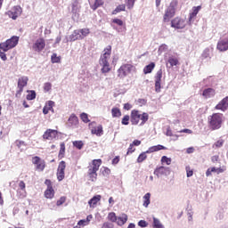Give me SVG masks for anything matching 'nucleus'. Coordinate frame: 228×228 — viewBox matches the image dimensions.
<instances>
[{"label": "nucleus", "instance_id": "nucleus-1", "mask_svg": "<svg viewBox=\"0 0 228 228\" xmlns=\"http://www.w3.org/2000/svg\"><path fill=\"white\" fill-rule=\"evenodd\" d=\"M19 44V37L12 36L11 38L7 39L5 42L0 43V58L3 61H6L8 57H6V53L10 49H13V47H17Z\"/></svg>", "mask_w": 228, "mask_h": 228}, {"label": "nucleus", "instance_id": "nucleus-2", "mask_svg": "<svg viewBox=\"0 0 228 228\" xmlns=\"http://www.w3.org/2000/svg\"><path fill=\"white\" fill-rule=\"evenodd\" d=\"M111 45H108L102 51V54L100 57L99 64L102 67V73L108 74L111 71V67L110 66V58H111Z\"/></svg>", "mask_w": 228, "mask_h": 228}, {"label": "nucleus", "instance_id": "nucleus-3", "mask_svg": "<svg viewBox=\"0 0 228 228\" xmlns=\"http://www.w3.org/2000/svg\"><path fill=\"white\" fill-rule=\"evenodd\" d=\"M102 165V159H101L92 160V162L87 167L86 176L88 181H91V183H95V181H97V172H99V168H101Z\"/></svg>", "mask_w": 228, "mask_h": 228}, {"label": "nucleus", "instance_id": "nucleus-4", "mask_svg": "<svg viewBox=\"0 0 228 228\" xmlns=\"http://www.w3.org/2000/svg\"><path fill=\"white\" fill-rule=\"evenodd\" d=\"M141 120V123H140ZM149 120V114L143 112L142 114L138 110H133L130 113V122L132 126H145Z\"/></svg>", "mask_w": 228, "mask_h": 228}, {"label": "nucleus", "instance_id": "nucleus-5", "mask_svg": "<svg viewBox=\"0 0 228 228\" xmlns=\"http://www.w3.org/2000/svg\"><path fill=\"white\" fill-rule=\"evenodd\" d=\"M208 127L211 131H218L224 124V114L213 113L208 118Z\"/></svg>", "mask_w": 228, "mask_h": 228}, {"label": "nucleus", "instance_id": "nucleus-6", "mask_svg": "<svg viewBox=\"0 0 228 228\" xmlns=\"http://www.w3.org/2000/svg\"><path fill=\"white\" fill-rule=\"evenodd\" d=\"M177 0H173L169 6L167 8L163 16V22H170V19L175 16V8H177Z\"/></svg>", "mask_w": 228, "mask_h": 228}, {"label": "nucleus", "instance_id": "nucleus-7", "mask_svg": "<svg viewBox=\"0 0 228 228\" xmlns=\"http://www.w3.org/2000/svg\"><path fill=\"white\" fill-rule=\"evenodd\" d=\"M133 69H134V66L132 64H123L119 67L118 69V77L120 79H124V77H126V76H129L131 72L133 71Z\"/></svg>", "mask_w": 228, "mask_h": 228}, {"label": "nucleus", "instance_id": "nucleus-8", "mask_svg": "<svg viewBox=\"0 0 228 228\" xmlns=\"http://www.w3.org/2000/svg\"><path fill=\"white\" fill-rule=\"evenodd\" d=\"M28 81H29V78H28V77H20L18 79V90L16 91V94H15L16 99H20V96L24 92V87L28 86Z\"/></svg>", "mask_w": 228, "mask_h": 228}, {"label": "nucleus", "instance_id": "nucleus-9", "mask_svg": "<svg viewBox=\"0 0 228 228\" xmlns=\"http://www.w3.org/2000/svg\"><path fill=\"white\" fill-rule=\"evenodd\" d=\"M171 28L175 29H184L186 28V20L177 16L171 20Z\"/></svg>", "mask_w": 228, "mask_h": 228}, {"label": "nucleus", "instance_id": "nucleus-10", "mask_svg": "<svg viewBox=\"0 0 228 228\" xmlns=\"http://www.w3.org/2000/svg\"><path fill=\"white\" fill-rule=\"evenodd\" d=\"M65 168H67V163L65 162V160H61L58 165L56 173L57 180L59 182L63 181L65 179Z\"/></svg>", "mask_w": 228, "mask_h": 228}, {"label": "nucleus", "instance_id": "nucleus-11", "mask_svg": "<svg viewBox=\"0 0 228 228\" xmlns=\"http://www.w3.org/2000/svg\"><path fill=\"white\" fill-rule=\"evenodd\" d=\"M45 184L47 186L45 191V199H54V189L53 188V182L50 179H46L45 181Z\"/></svg>", "mask_w": 228, "mask_h": 228}, {"label": "nucleus", "instance_id": "nucleus-12", "mask_svg": "<svg viewBox=\"0 0 228 228\" xmlns=\"http://www.w3.org/2000/svg\"><path fill=\"white\" fill-rule=\"evenodd\" d=\"M45 49V39L44 37H39L32 45V50L35 53H42Z\"/></svg>", "mask_w": 228, "mask_h": 228}, {"label": "nucleus", "instance_id": "nucleus-13", "mask_svg": "<svg viewBox=\"0 0 228 228\" xmlns=\"http://www.w3.org/2000/svg\"><path fill=\"white\" fill-rule=\"evenodd\" d=\"M32 163L33 165H36V169L39 172H44V170H45V160H43L40 157H33Z\"/></svg>", "mask_w": 228, "mask_h": 228}, {"label": "nucleus", "instance_id": "nucleus-14", "mask_svg": "<svg viewBox=\"0 0 228 228\" xmlns=\"http://www.w3.org/2000/svg\"><path fill=\"white\" fill-rule=\"evenodd\" d=\"M58 136V130L48 128L43 134V140L45 142L54 140Z\"/></svg>", "mask_w": 228, "mask_h": 228}, {"label": "nucleus", "instance_id": "nucleus-15", "mask_svg": "<svg viewBox=\"0 0 228 228\" xmlns=\"http://www.w3.org/2000/svg\"><path fill=\"white\" fill-rule=\"evenodd\" d=\"M7 14L11 19L15 20L18 17H20V15H22V7L16 5L11 11H8Z\"/></svg>", "mask_w": 228, "mask_h": 228}, {"label": "nucleus", "instance_id": "nucleus-16", "mask_svg": "<svg viewBox=\"0 0 228 228\" xmlns=\"http://www.w3.org/2000/svg\"><path fill=\"white\" fill-rule=\"evenodd\" d=\"M95 126V122H92L89 124V127L91 128L92 134H96V136H102L104 131L102 130V125Z\"/></svg>", "mask_w": 228, "mask_h": 228}, {"label": "nucleus", "instance_id": "nucleus-17", "mask_svg": "<svg viewBox=\"0 0 228 228\" xmlns=\"http://www.w3.org/2000/svg\"><path fill=\"white\" fill-rule=\"evenodd\" d=\"M216 49L220 51V53H225V51H228V37L220 39L217 42Z\"/></svg>", "mask_w": 228, "mask_h": 228}, {"label": "nucleus", "instance_id": "nucleus-18", "mask_svg": "<svg viewBox=\"0 0 228 228\" xmlns=\"http://www.w3.org/2000/svg\"><path fill=\"white\" fill-rule=\"evenodd\" d=\"M67 126L69 127H77L79 126V118L76 114H71L68 119Z\"/></svg>", "mask_w": 228, "mask_h": 228}, {"label": "nucleus", "instance_id": "nucleus-19", "mask_svg": "<svg viewBox=\"0 0 228 228\" xmlns=\"http://www.w3.org/2000/svg\"><path fill=\"white\" fill-rule=\"evenodd\" d=\"M228 108V96L224 97L219 102V104L216 105L215 110H220L221 111L227 110Z\"/></svg>", "mask_w": 228, "mask_h": 228}, {"label": "nucleus", "instance_id": "nucleus-20", "mask_svg": "<svg viewBox=\"0 0 228 228\" xmlns=\"http://www.w3.org/2000/svg\"><path fill=\"white\" fill-rule=\"evenodd\" d=\"M159 151H167V147H165L161 144H158V145L150 147L146 151V152H147V154H152V152H158Z\"/></svg>", "mask_w": 228, "mask_h": 228}, {"label": "nucleus", "instance_id": "nucleus-21", "mask_svg": "<svg viewBox=\"0 0 228 228\" xmlns=\"http://www.w3.org/2000/svg\"><path fill=\"white\" fill-rule=\"evenodd\" d=\"M216 91L213 88H207L203 91L202 95L204 99H211V97H215Z\"/></svg>", "mask_w": 228, "mask_h": 228}, {"label": "nucleus", "instance_id": "nucleus-22", "mask_svg": "<svg viewBox=\"0 0 228 228\" xmlns=\"http://www.w3.org/2000/svg\"><path fill=\"white\" fill-rule=\"evenodd\" d=\"M76 40H83L79 29L74 30L73 33L69 36V42H76Z\"/></svg>", "mask_w": 228, "mask_h": 228}, {"label": "nucleus", "instance_id": "nucleus-23", "mask_svg": "<svg viewBox=\"0 0 228 228\" xmlns=\"http://www.w3.org/2000/svg\"><path fill=\"white\" fill-rule=\"evenodd\" d=\"M200 10H202L201 5L192 7V12L189 14V20L195 19L199 14Z\"/></svg>", "mask_w": 228, "mask_h": 228}, {"label": "nucleus", "instance_id": "nucleus-24", "mask_svg": "<svg viewBox=\"0 0 228 228\" xmlns=\"http://www.w3.org/2000/svg\"><path fill=\"white\" fill-rule=\"evenodd\" d=\"M54 106V102L49 101L43 109L44 115H47L49 111H53V107Z\"/></svg>", "mask_w": 228, "mask_h": 228}, {"label": "nucleus", "instance_id": "nucleus-25", "mask_svg": "<svg viewBox=\"0 0 228 228\" xmlns=\"http://www.w3.org/2000/svg\"><path fill=\"white\" fill-rule=\"evenodd\" d=\"M71 12L76 15V13H79V10L81 6L79 5V2L77 0H75L71 4Z\"/></svg>", "mask_w": 228, "mask_h": 228}, {"label": "nucleus", "instance_id": "nucleus-26", "mask_svg": "<svg viewBox=\"0 0 228 228\" xmlns=\"http://www.w3.org/2000/svg\"><path fill=\"white\" fill-rule=\"evenodd\" d=\"M101 199H102L101 195H96V196L93 197L88 201L90 208H95V206H97V202H99L101 200Z\"/></svg>", "mask_w": 228, "mask_h": 228}, {"label": "nucleus", "instance_id": "nucleus-27", "mask_svg": "<svg viewBox=\"0 0 228 228\" xmlns=\"http://www.w3.org/2000/svg\"><path fill=\"white\" fill-rule=\"evenodd\" d=\"M167 172V167L161 166L159 167H157L154 171V175H157V177H161V175H164V174Z\"/></svg>", "mask_w": 228, "mask_h": 228}, {"label": "nucleus", "instance_id": "nucleus-28", "mask_svg": "<svg viewBox=\"0 0 228 228\" xmlns=\"http://www.w3.org/2000/svg\"><path fill=\"white\" fill-rule=\"evenodd\" d=\"M155 67H156V63L151 62L149 65L144 67L143 73L151 74V72H152V70H154Z\"/></svg>", "mask_w": 228, "mask_h": 228}, {"label": "nucleus", "instance_id": "nucleus-29", "mask_svg": "<svg viewBox=\"0 0 228 228\" xmlns=\"http://www.w3.org/2000/svg\"><path fill=\"white\" fill-rule=\"evenodd\" d=\"M111 115L113 118H118L122 117V111H120V109L114 107L111 109Z\"/></svg>", "mask_w": 228, "mask_h": 228}, {"label": "nucleus", "instance_id": "nucleus-30", "mask_svg": "<svg viewBox=\"0 0 228 228\" xmlns=\"http://www.w3.org/2000/svg\"><path fill=\"white\" fill-rule=\"evenodd\" d=\"M118 225H124L126 222H127V216L126 214H122L121 216L117 217Z\"/></svg>", "mask_w": 228, "mask_h": 228}, {"label": "nucleus", "instance_id": "nucleus-31", "mask_svg": "<svg viewBox=\"0 0 228 228\" xmlns=\"http://www.w3.org/2000/svg\"><path fill=\"white\" fill-rule=\"evenodd\" d=\"M58 158L59 159H63V158H65V142L60 144Z\"/></svg>", "mask_w": 228, "mask_h": 228}, {"label": "nucleus", "instance_id": "nucleus-32", "mask_svg": "<svg viewBox=\"0 0 228 228\" xmlns=\"http://www.w3.org/2000/svg\"><path fill=\"white\" fill-rule=\"evenodd\" d=\"M149 204H151V193L147 192L144 196H143V203L142 206L144 208H149Z\"/></svg>", "mask_w": 228, "mask_h": 228}, {"label": "nucleus", "instance_id": "nucleus-33", "mask_svg": "<svg viewBox=\"0 0 228 228\" xmlns=\"http://www.w3.org/2000/svg\"><path fill=\"white\" fill-rule=\"evenodd\" d=\"M120 12H126V4L118 5L116 9L112 11V15H117V13H120Z\"/></svg>", "mask_w": 228, "mask_h": 228}, {"label": "nucleus", "instance_id": "nucleus-34", "mask_svg": "<svg viewBox=\"0 0 228 228\" xmlns=\"http://www.w3.org/2000/svg\"><path fill=\"white\" fill-rule=\"evenodd\" d=\"M27 92H28L27 101H35V99H37V92H35L34 90L27 91Z\"/></svg>", "mask_w": 228, "mask_h": 228}, {"label": "nucleus", "instance_id": "nucleus-35", "mask_svg": "<svg viewBox=\"0 0 228 228\" xmlns=\"http://www.w3.org/2000/svg\"><path fill=\"white\" fill-rule=\"evenodd\" d=\"M102 4H104L103 0H95L94 4L91 5V8L92 10H94V12H95V10H97V8H99L100 6H102Z\"/></svg>", "mask_w": 228, "mask_h": 228}, {"label": "nucleus", "instance_id": "nucleus-36", "mask_svg": "<svg viewBox=\"0 0 228 228\" xmlns=\"http://www.w3.org/2000/svg\"><path fill=\"white\" fill-rule=\"evenodd\" d=\"M163 77V69H159L155 75V83H161Z\"/></svg>", "mask_w": 228, "mask_h": 228}, {"label": "nucleus", "instance_id": "nucleus-37", "mask_svg": "<svg viewBox=\"0 0 228 228\" xmlns=\"http://www.w3.org/2000/svg\"><path fill=\"white\" fill-rule=\"evenodd\" d=\"M73 147H76V149H78V151H81V149L85 147V143L83 142V141H74Z\"/></svg>", "mask_w": 228, "mask_h": 228}, {"label": "nucleus", "instance_id": "nucleus-38", "mask_svg": "<svg viewBox=\"0 0 228 228\" xmlns=\"http://www.w3.org/2000/svg\"><path fill=\"white\" fill-rule=\"evenodd\" d=\"M147 159V151L142 152L137 158V163H143Z\"/></svg>", "mask_w": 228, "mask_h": 228}, {"label": "nucleus", "instance_id": "nucleus-39", "mask_svg": "<svg viewBox=\"0 0 228 228\" xmlns=\"http://www.w3.org/2000/svg\"><path fill=\"white\" fill-rule=\"evenodd\" d=\"M78 31L80 32L82 40H83V38H85L86 37H88V35H90V28H81V29H78Z\"/></svg>", "mask_w": 228, "mask_h": 228}, {"label": "nucleus", "instance_id": "nucleus-40", "mask_svg": "<svg viewBox=\"0 0 228 228\" xmlns=\"http://www.w3.org/2000/svg\"><path fill=\"white\" fill-rule=\"evenodd\" d=\"M51 61L52 63H60V61H61V58L58 57L56 53H53L51 56Z\"/></svg>", "mask_w": 228, "mask_h": 228}, {"label": "nucleus", "instance_id": "nucleus-41", "mask_svg": "<svg viewBox=\"0 0 228 228\" xmlns=\"http://www.w3.org/2000/svg\"><path fill=\"white\" fill-rule=\"evenodd\" d=\"M168 63L171 67H175V65L179 64V60H177V58L170 57L168 59Z\"/></svg>", "mask_w": 228, "mask_h": 228}, {"label": "nucleus", "instance_id": "nucleus-42", "mask_svg": "<svg viewBox=\"0 0 228 228\" xmlns=\"http://www.w3.org/2000/svg\"><path fill=\"white\" fill-rule=\"evenodd\" d=\"M129 120H131V117L129 115H125L121 120L122 126H129Z\"/></svg>", "mask_w": 228, "mask_h": 228}, {"label": "nucleus", "instance_id": "nucleus-43", "mask_svg": "<svg viewBox=\"0 0 228 228\" xmlns=\"http://www.w3.org/2000/svg\"><path fill=\"white\" fill-rule=\"evenodd\" d=\"M117 215L115 214V212H110L108 215V220H110V222H117Z\"/></svg>", "mask_w": 228, "mask_h": 228}, {"label": "nucleus", "instance_id": "nucleus-44", "mask_svg": "<svg viewBox=\"0 0 228 228\" xmlns=\"http://www.w3.org/2000/svg\"><path fill=\"white\" fill-rule=\"evenodd\" d=\"M80 118L82 121H84L85 124H88V122H90V119L88 118V114L85 112L80 114Z\"/></svg>", "mask_w": 228, "mask_h": 228}, {"label": "nucleus", "instance_id": "nucleus-45", "mask_svg": "<svg viewBox=\"0 0 228 228\" xmlns=\"http://www.w3.org/2000/svg\"><path fill=\"white\" fill-rule=\"evenodd\" d=\"M224 146V139L218 140L217 142H216L213 145L214 149H220V147Z\"/></svg>", "mask_w": 228, "mask_h": 228}, {"label": "nucleus", "instance_id": "nucleus-46", "mask_svg": "<svg viewBox=\"0 0 228 228\" xmlns=\"http://www.w3.org/2000/svg\"><path fill=\"white\" fill-rule=\"evenodd\" d=\"M136 0H126V6L128 8V10H133V8L134 7V3Z\"/></svg>", "mask_w": 228, "mask_h": 228}, {"label": "nucleus", "instance_id": "nucleus-47", "mask_svg": "<svg viewBox=\"0 0 228 228\" xmlns=\"http://www.w3.org/2000/svg\"><path fill=\"white\" fill-rule=\"evenodd\" d=\"M213 172L217 173V168L216 167H209L208 169H207V171H206L207 177H209V175H212Z\"/></svg>", "mask_w": 228, "mask_h": 228}, {"label": "nucleus", "instance_id": "nucleus-48", "mask_svg": "<svg viewBox=\"0 0 228 228\" xmlns=\"http://www.w3.org/2000/svg\"><path fill=\"white\" fill-rule=\"evenodd\" d=\"M66 200H67V197H65V196L61 197V198L57 200L56 206H62V204H65Z\"/></svg>", "mask_w": 228, "mask_h": 228}, {"label": "nucleus", "instance_id": "nucleus-49", "mask_svg": "<svg viewBox=\"0 0 228 228\" xmlns=\"http://www.w3.org/2000/svg\"><path fill=\"white\" fill-rule=\"evenodd\" d=\"M161 162L162 163H166L167 165H170L172 163V159L167 157V156H163L161 158Z\"/></svg>", "mask_w": 228, "mask_h": 228}, {"label": "nucleus", "instance_id": "nucleus-50", "mask_svg": "<svg viewBox=\"0 0 228 228\" xmlns=\"http://www.w3.org/2000/svg\"><path fill=\"white\" fill-rule=\"evenodd\" d=\"M134 151H136V148L132 143H130V145L127 149V151H126V156H129V154H133V152H134Z\"/></svg>", "mask_w": 228, "mask_h": 228}, {"label": "nucleus", "instance_id": "nucleus-51", "mask_svg": "<svg viewBox=\"0 0 228 228\" xmlns=\"http://www.w3.org/2000/svg\"><path fill=\"white\" fill-rule=\"evenodd\" d=\"M187 177H191L193 175V169L190 166L185 167Z\"/></svg>", "mask_w": 228, "mask_h": 228}, {"label": "nucleus", "instance_id": "nucleus-52", "mask_svg": "<svg viewBox=\"0 0 228 228\" xmlns=\"http://www.w3.org/2000/svg\"><path fill=\"white\" fill-rule=\"evenodd\" d=\"M113 24H117V26H124V21L118 18H115L112 20Z\"/></svg>", "mask_w": 228, "mask_h": 228}, {"label": "nucleus", "instance_id": "nucleus-53", "mask_svg": "<svg viewBox=\"0 0 228 228\" xmlns=\"http://www.w3.org/2000/svg\"><path fill=\"white\" fill-rule=\"evenodd\" d=\"M16 146L18 147V149H22V147H26V142L24 141H19L17 140L15 142Z\"/></svg>", "mask_w": 228, "mask_h": 228}, {"label": "nucleus", "instance_id": "nucleus-54", "mask_svg": "<svg viewBox=\"0 0 228 228\" xmlns=\"http://www.w3.org/2000/svg\"><path fill=\"white\" fill-rule=\"evenodd\" d=\"M102 174L105 177H108V175H110V174H111V169H110L109 167H103Z\"/></svg>", "mask_w": 228, "mask_h": 228}, {"label": "nucleus", "instance_id": "nucleus-55", "mask_svg": "<svg viewBox=\"0 0 228 228\" xmlns=\"http://www.w3.org/2000/svg\"><path fill=\"white\" fill-rule=\"evenodd\" d=\"M53 88V85L49 82L45 83L44 85V91L45 92H49Z\"/></svg>", "mask_w": 228, "mask_h": 228}, {"label": "nucleus", "instance_id": "nucleus-56", "mask_svg": "<svg viewBox=\"0 0 228 228\" xmlns=\"http://www.w3.org/2000/svg\"><path fill=\"white\" fill-rule=\"evenodd\" d=\"M155 92L159 94L161 92V82H155Z\"/></svg>", "mask_w": 228, "mask_h": 228}, {"label": "nucleus", "instance_id": "nucleus-57", "mask_svg": "<svg viewBox=\"0 0 228 228\" xmlns=\"http://www.w3.org/2000/svg\"><path fill=\"white\" fill-rule=\"evenodd\" d=\"M19 188H20V190H21L22 191H26V183H24V181H20V183H19Z\"/></svg>", "mask_w": 228, "mask_h": 228}, {"label": "nucleus", "instance_id": "nucleus-58", "mask_svg": "<svg viewBox=\"0 0 228 228\" xmlns=\"http://www.w3.org/2000/svg\"><path fill=\"white\" fill-rule=\"evenodd\" d=\"M139 227H147L149 225V223H147L145 220H140L138 222Z\"/></svg>", "mask_w": 228, "mask_h": 228}, {"label": "nucleus", "instance_id": "nucleus-59", "mask_svg": "<svg viewBox=\"0 0 228 228\" xmlns=\"http://www.w3.org/2000/svg\"><path fill=\"white\" fill-rule=\"evenodd\" d=\"M211 161L212 163H218V161H220V157L218 155H214L211 158Z\"/></svg>", "mask_w": 228, "mask_h": 228}, {"label": "nucleus", "instance_id": "nucleus-60", "mask_svg": "<svg viewBox=\"0 0 228 228\" xmlns=\"http://www.w3.org/2000/svg\"><path fill=\"white\" fill-rule=\"evenodd\" d=\"M227 170V167L225 166H223L221 167H217V174H224Z\"/></svg>", "mask_w": 228, "mask_h": 228}, {"label": "nucleus", "instance_id": "nucleus-61", "mask_svg": "<svg viewBox=\"0 0 228 228\" xmlns=\"http://www.w3.org/2000/svg\"><path fill=\"white\" fill-rule=\"evenodd\" d=\"M132 145L134 147H139V145H142V141H140V140H134L133 142H132Z\"/></svg>", "mask_w": 228, "mask_h": 228}, {"label": "nucleus", "instance_id": "nucleus-62", "mask_svg": "<svg viewBox=\"0 0 228 228\" xmlns=\"http://www.w3.org/2000/svg\"><path fill=\"white\" fill-rule=\"evenodd\" d=\"M77 225L85 227V225H88V224H86V221L85 219H81L78 221Z\"/></svg>", "mask_w": 228, "mask_h": 228}, {"label": "nucleus", "instance_id": "nucleus-63", "mask_svg": "<svg viewBox=\"0 0 228 228\" xmlns=\"http://www.w3.org/2000/svg\"><path fill=\"white\" fill-rule=\"evenodd\" d=\"M118 161H120V157L117 156L112 159V165H118Z\"/></svg>", "mask_w": 228, "mask_h": 228}, {"label": "nucleus", "instance_id": "nucleus-64", "mask_svg": "<svg viewBox=\"0 0 228 228\" xmlns=\"http://www.w3.org/2000/svg\"><path fill=\"white\" fill-rule=\"evenodd\" d=\"M131 108H133V105H131L130 103L124 104V110H126L127 111H129V110H131Z\"/></svg>", "mask_w": 228, "mask_h": 228}]
</instances>
